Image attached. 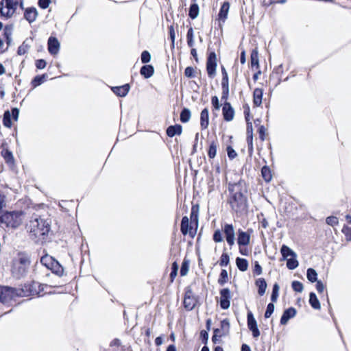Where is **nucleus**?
<instances>
[{
  "label": "nucleus",
  "mask_w": 351,
  "mask_h": 351,
  "mask_svg": "<svg viewBox=\"0 0 351 351\" xmlns=\"http://www.w3.org/2000/svg\"><path fill=\"white\" fill-rule=\"evenodd\" d=\"M228 271L226 269H222L220 274V276L218 279V283L220 285H223L226 282H228Z\"/></svg>",
  "instance_id": "39"
},
{
  "label": "nucleus",
  "mask_w": 351,
  "mask_h": 351,
  "mask_svg": "<svg viewBox=\"0 0 351 351\" xmlns=\"http://www.w3.org/2000/svg\"><path fill=\"white\" fill-rule=\"evenodd\" d=\"M141 58L143 63H148L151 60V55L149 51H143Z\"/></svg>",
  "instance_id": "51"
},
{
  "label": "nucleus",
  "mask_w": 351,
  "mask_h": 351,
  "mask_svg": "<svg viewBox=\"0 0 351 351\" xmlns=\"http://www.w3.org/2000/svg\"><path fill=\"white\" fill-rule=\"evenodd\" d=\"M261 173L263 179L266 182H269L272 178L271 171L269 167L265 166L262 168Z\"/></svg>",
  "instance_id": "37"
},
{
  "label": "nucleus",
  "mask_w": 351,
  "mask_h": 351,
  "mask_svg": "<svg viewBox=\"0 0 351 351\" xmlns=\"http://www.w3.org/2000/svg\"><path fill=\"white\" fill-rule=\"evenodd\" d=\"M3 123L6 128H10L12 127L11 114L10 111L7 110L4 112Z\"/></svg>",
  "instance_id": "36"
},
{
  "label": "nucleus",
  "mask_w": 351,
  "mask_h": 351,
  "mask_svg": "<svg viewBox=\"0 0 351 351\" xmlns=\"http://www.w3.org/2000/svg\"><path fill=\"white\" fill-rule=\"evenodd\" d=\"M263 95V91L261 88H255L253 93L254 97V104L256 106H260L262 104V97Z\"/></svg>",
  "instance_id": "22"
},
{
  "label": "nucleus",
  "mask_w": 351,
  "mask_h": 351,
  "mask_svg": "<svg viewBox=\"0 0 351 351\" xmlns=\"http://www.w3.org/2000/svg\"><path fill=\"white\" fill-rule=\"evenodd\" d=\"M30 264L29 256L25 254H19L13 261L12 271L14 276L21 278L27 271Z\"/></svg>",
  "instance_id": "4"
},
{
  "label": "nucleus",
  "mask_w": 351,
  "mask_h": 351,
  "mask_svg": "<svg viewBox=\"0 0 351 351\" xmlns=\"http://www.w3.org/2000/svg\"><path fill=\"white\" fill-rule=\"evenodd\" d=\"M251 65H252V67L256 66L257 68L259 66L258 54V51L256 50L252 51V52L251 53Z\"/></svg>",
  "instance_id": "40"
},
{
  "label": "nucleus",
  "mask_w": 351,
  "mask_h": 351,
  "mask_svg": "<svg viewBox=\"0 0 351 351\" xmlns=\"http://www.w3.org/2000/svg\"><path fill=\"white\" fill-rule=\"evenodd\" d=\"M222 80L221 84H229L228 73L223 66H221Z\"/></svg>",
  "instance_id": "54"
},
{
  "label": "nucleus",
  "mask_w": 351,
  "mask_h": 351,
  "mask_svg": "<svg viewBox=\"0 0 351 351\" xmlns=\"http://www.w3.org/2000/svg\"><path fill=\"white\" fill-rule=\"evenodd\" d=\"M209 124V114L208 110L204 108L202 110L200 114V125L202 129H206Z\"/></svg>",
  "instance_id": "20"
},
{
  "label": "nucleus",
  "mask_w": 351,
  "mask_h": 351,
  "mask_svg": "<svg viewBox=\"0 0 351 351\" xmlns=\"http://www.w3.org/2000/svg\"><path fill=\"white\" fill-rule=\"evenodd\" d=\"M178 271V265L177 264L176 262H174L172 264L171 271L170 274V278L171 279V281H173V279L175 278V277L177 276Z\"/></svg>",
  "instance_id": "50"
},
{
  "label": "nucleus",
  "mask_w": 351,
  "mask_h": 351,
  "mask_svg": "<svg viewBox=\"0 0 351 351\" xmlns=\"http://www.w3.org/2000/svg\"><path fill=\"white\" fill-rule=\"evenodd\" d=\"M222 114L225 121H230L234 119V110L232 107L230 103L228 101H224L223 108H222Z\"/></svg>",
  "instance_id": "12"
},
{
  "label": "nucleus",
  "mask_w": 351,
  "mask_h": 351,
  "mask_svg": "<svg viewBox=\"0 0 351 351\" xmlns=\"http://www.w3.org/2000/svg\"><path fill=\"white\" fill-rule=\"evenodd\" d=\"M274 308H275L274 304L273 303H269L267 306V309L265 313V318L270 317L274 311Z\"/></svg>",
  "instance_id": "49"
},
{
  "label": "nucleus",
  "mask_w": 351,
  "mask_h": 351,
  "mask_svg": "<svg viewBox=\"0 0 351 351\" xmlns=\"http://www.w3.org/2000/svg\"><path fill=\"white\" fill-rule=\"evenodd\" d=\"M326 223L329 226H334L338 224L339 220L337 217L334 216L328 217L326 218Z\"/></svg>",
  "instance_id": "52"
},
{
  "label": "nucleus",
  "mask_w": 351,
  "mask_h": 351,
  "mask_svg": "<svg viewBox=\"0 0 351 351\" xmlns=\"http://www.w3.org/2000/svg\"><path fill=\"white\" fill-rule=\"evenodd\" d=\"M296 315V310L295 308L291 307L287 309H286L280 318V324L285 325L287 324L289 320L291 318H293Z\"/></svg>",
  "instance_id": "17"
},
{
  "label": "nucleus",
  "mask_w": 351,
  "mask_h": 351,
  "mask_svg": "<svg viewBox=\"0 0 351 351\" xmlns=\"http://www.w3.org/2000/svg\"><path fill=\"white\" fill-rule=\"evenodd\" d=\"M217 149V143L215 141L211 142L209 146L208 155L209 158L212 159L216 156Z\"/></svg>",
  "instance_id": "33"
},
{
  "label": "nucleus",
  "mask_w": 351,
  "mask_h": 351,
  "mask_svg": "<svg viewBox=\"0 0 351 351\" xmlns=\"http://www.w3.org/2000/svg\"><path fill=\"white\" fill-rule=\"evenodd\" d=\"M211 103L213 106L214 108L217 110H219L220 108V105L219 103V99L217 96H213L211 98Z\"/></svg>",
  "instance_id": "58"
},
{
  "label": "nucleus",
  "mask_w": 351,
  "mask_h": 351,
  "mask_svg": "<svg viewBox=\"0 0 351 351\" xmlns=\"http://www.w3.org/2000/svg\"><path fill=\"white\" fill-rule=\"evenodd\" d=\"M217 56L215 52H210L206 62V71L210 77H213L216 74Z\"/></svg>",
  "instance_id": "7"
},
{
  "label": "nucleus",
  "mask_w": 351,
  "mask_h": 351,
  "mask_svg": "<svg viewBox=\"0 0 351 351\" xmlns=\"http://www.w3.org/2000/svg\"><path fill=\"white\" fill-rule=\"evenodd\" d=\"M19 0H1L0 1V14L6 19L11 18L15 13Z\"/></svg>",
  "instance_id": "6"
},
{
  "label": "nucleus",
  "mask_w": 351,
  "mask_h": 351,
  "mask_svg": "<svg viewBox=\"0 0 351 351\" xmlns=\"http://www.w3.org/2000/svg\"><path fill=\"white\" fill-rule=\"evenodd\" d=\"M199 10L197 3L191 4L189 8V16L192 19H196L199 15Z\"/></svg>",
  "instance_id": "29"
},
{
  "label": "nucleus",
  "mask_w": 351,
  "mask_h": 351,
  "mask_svg": "<svg viewBox=\"0 0 351 351\" xmlns=\"http://www.w3.org/2000/svg\"><path fill=\"white\" fill-rule=\"evenodd\" d=\"M230 257L228 254L223 253L220 258L219 265L221 267H226L228 265Z\"/></svg>",
  "instance_id": "45"
},
{
  "label": "nucleus",
  "mask_w": 351,
  "mask_h": 351,
  "mask_svg": "<svg viewBox=\"0 0 351 351\" xmlns=\"http://www.w3.org/2000/svg\"><path fill=\"white\" fill-rule=\"evenodd\" d=\"M53 258L49 256H45L40 258V262L43 265H45L47 268H49L51 262L53 261Z\"/></svg>",
  "instance_id": "47"
},
{
  "label": "nucleus",
  "mask_w": 351,
  "mask_h": 351,
  "mask_svg": "<svg viewBox=\"0 0 351 351\" xmlns=\"http://www.w3.org/2000/svg\"><path fill=\"white\" fill-rule=\"evenodd\" d=\"M247 326L252 331L254 337L257 338L260 335V331L257 326V322L252 312L247 313Z\"/></svg>",
  "instance_id": "11"
},
{
  "label": "nucleus",
  "mask_w": 351,
  "mask_h": 351,
  "mask_svg": "<svg viewBox=\"0 0 351 351\" xmlns=\"http://www.w3.org/2000/svg\"><path fill=\"white\" fill-rule=\"evenodd\" d=\"M191 111L188 108H184L180 113V121L186 123L190 120Z\"/></svg>",
  "instance_id": "35"
},
{
  "label": "nucleus",
  "mask_w": 351,
  "mask_h": 351,
  "mask_svg": "<svg viewBox=\"0 0 351 351\" xmlns=\"http://www.w3.org/2000/svg\"><path fill=\"white\" fill-rule=\"evenodd\" d=\"M38 16V11L36 8L30 7L25 10L24 18L29 23H32L36 20Z\"/></svg>",
  "instance_id": "16"
},
{
  "label": "nucleus",
  "mask_w": 351,
  "mask_h": 351,
  "mask_svg": "<svg viewBox=\"0 0 351 351\" xmlns=\"http://www.w3.org/2000/svg\"><path fill=\"white\" fill-rule=\"evenodd\" d=\"M130 89L128 84H125L121 86L112 87V92L119 97H125L128 95Z\"/></svg>",
  "instance_id": "18"
},
{
  "label": "nucleus",
  "mask_w": 351,
  "mask_h": 351,
  "mask_svg": "<svg viewBox=\"0 0 351 351\" xmlns=\"http://www.w3.org/2000/svg\"><path fill=\"white\" fill-rule=\"evenodd\" d=\"M223 231L226 235V241L231 247L234 244L235 234L234 227L232 224L226 223L223 226Z\"/></svg>",
  "instance_id": "9"
},
{
  "label": "nucleus",
  "mask_w": 351,
  "mask_h": 351,
  "mask_svg": "<svg viewBox=\"0 0 351 351\" xmlns=\"http://www.w3.org/2000/svg\"><path fill=\"white\" fill-rule=\"evenodd\" d=\"M280 252L284 259L289 258V256H297L296 253L285 245H282L281 247Z\"/></svg>",
  "instance_id": "25"
},
{
  "label": "nucleus",
  "mask_w": 351,
  "mask_h": 351,
  "mask_svg": "<svg viewBox=\"0 0 351 351\" xmlns=\"http://www.w3.org/2000/svg\"><path fill=\"white\" fill-rule=\"evenodd\" d=\"M191 223L195 222L196 225H197V221H198V208H195V206H193L191 208Z\"/></svg>",
  "instance_id": "44"
},
{
  "label": "nucleus",
  "mask_w": 351,
  "mask_h": 351,
  "mask_svg": "<svg viewBox=\"0 0 351 351\" xmlns=\"http://www.w3.org/2000/svg\"><path fill=\"white\" fill-rule=\"evenodd\" d=\"M291 287L295 291L298 292V293L302 292V291L304 289L302 283H301L299 281H293L292 282Z\"/></svg>",
  "instance_id": "46"
},
{
  "label": "nucleus",
  "mask_w": 351,
  "mask_h": 351,
  "mask_svg": "<svg viewBox=\"0 0 351 351\" xmlns=\"http://www.w3.org/2000/svg\"><path fill=\"white\" fill-rule=\"evenodd\" d=\"M187 45L189 47L194 46V32L192 27H190L186 34Z\"/></svg>",
  "instance_id": "31"
},
{
  "label": "nucleus",
  "mask_w": 351,
  "mask_h": 351,
  "mask_svg": "<svg viewBox=\"0 0 351 351\" xmlns=\"http://www.w3.org/2000/svg\"><path fill=\"white\" fill-rule=\"evenodd\" d=\"M194 73L195 70L191 66H188L185 69L184 74L187 77H193L195 76Z\"/></svg>",
  "instance_id": "57"
},
{
  "label": "nucleus",
  "mask_w": 351,
  "mask_h": 351,
  "mask_svg": "<svg viewBox=\"0 0 351 351\" xmlns=\"http://www.w3.org/2000/svg\"><path fill=\"white\" fill-rule=\"evenodd\" d=\"M60 43L55 37H50L48 40V50L51 55H56L60 49Z\"/></svg>",
  "instance_id": "15"
},
{
  "label": "nucleus",
  "mask_w": 351,
  "mask_h": 351,
  "mask_svg": "<svg viewBox=\"0 0 351 351\" xmlns=\"http://www.w3.org/2000/svg\"><path fill=\"white\" fill-rule=\"evenodd\" d=\"M192 227L191 223H189V219L188 217L184 216L182 219L180 230L184 235H186L187 234H191Z\"/></svg>",
  "instance_id": "19"
},
{
  "label": "nucleus",
  "mask_w": 351,
  "mask_h": 351,
  "mask_svg": "<svg viewBox=\"0 0 351 351\" xmlns=\"http://www.w3.org/2000/svg\"><path fill=\"white\" fill-rule=\"evenodd\" d=\"M197 304L196 298L192 295L191 292H187L184 299V308L188 311H191L194 308Z\"/></svg>",
  "instance_id": "14"
},
{
  "label": "nucleus",
  "mask_w": 351,
  "mask_h": 351,
  "mask_svg": "<svg viewBox=\"0 0 351 351\" xmlns=\"http://www.w3.org/2000/svg\"><path fill=\"white\" fill-rule=\"evenodd\" d=\"M37 283L25 285L26 291L23 289L16 290L9 287H0V302L3 304H7L16 296L34 295L38 293L36 289Z\"/></svg>",
  "instance_id": "2"
},
{
  "label": "nucleus",
  "mask_w": 351,
  "mask_h": 351,
  "mask_svg": "<svg viewBox=\"0 0 351 351\" xmlns=\"http://www.w3.org/2000/svg\"><path fill=\"white\" fill-rule=\"evenodd\" d=\"M309 303L314 309H320L321 305L315 293H311L309 295Z\"/></svg>",
  "instance_id": "27"
},
{
  "label": "nucleus",
  "mask_w": 351,
  "mask_h": 351,
  "mask_svg": "<svg viewBox=\"0 0 351 351\" xmlns=\"http://www.w3.org/2000/svg\"><path fill=\"white\" fill-rule=\"evenodd\" d=\"M169 36L170 38L172 43V45L174 46L175 43V39H176V33L174 30V27L173 25H171L169 27Z\"/></svg>",
  "instance_id": "56"
},
{
  "label": "nucleus",
  "mask_w": 351,
  "mask_h": 351,
  "mask_svg": "<svg viewBox=\"0 0 351 351\" xmlns=\"http://www.w3.org/2000/svg\"><path fill=\"white\" fill-rule=\"evenodd\" d=\"M230 291L226 288L220 291V306L223 309H228L230 306Z\"/></svg>",
  "instance_id": "10"
},
{
  "label": "nucleus",
  "mask_w": 351,
  "mask_h": 351,
  "mask_svg": "<svg viewBox=\"0 0 351 351\" xmlns=\"http://www.w3.org/2000/svg\"><path fill=\"white\" fill-rule=\"evenodd\" d=\"M306 277H307V279L311 282H315L317 281V273L313 268H308L307 269Z\"/></svg>",
  "instance_id": "32"
},
{
  "label": "nucleus",
  "mask_w": 351,
  "mask_h": 351,
  "mask_svg": "<svg viewBox=\"0 0 351 351\" xmlns=\"http://www.w3.org/2000/svg\"><path fill=\"white\" fill-rule=\"evenodd\" d=\"M236 265L239 270L245 271L248 268V262L246 259L242 258H237Z\"/></svg>",
  "instance_id": "28"
},
{
  "label": "nucleus",
  "mask_w": 351,
  "mask_h": 351,
  "mask_svg": "<svg viewBox=\"0 0 351 351\" xmlns=\"http://www.w3.org/2000/svg\"><path fill=\"white\" fill-rule=\"evenodd\" d=\"M316 289L319 293H322L324 291L325 286L320 280H317L316 284Z\"/></svg>",
  "instance_id": "64"
},
{
  "label": "nucleus",
  "mask_w": 351,
  "mask_h": 351,
  "mask_svg": "<svg viewBox=\"0 0 351 351\" xmlns=\"http://www.w3.org/2000/svg\"><path fill=\"white\" fill-rule=\"evenodd\" d=\"M27 229L36 242H43L50 230L49 223L38 215L33 216L27 224Z\"/></svg>",
  "instance_id": "1"
},
{
  "label": "nucleus",
  "mask_w": 351,
  "mask_h": 351,
  "mask_svg": "<svg viewBox=\"0 0 351 351\" xmlns=\"http://www.w3.org/2000/svg\"><path fill=\"white\" fill-rule=\"evenodd\" d=\"M11 117H12L14 121H17L19 116V110L17 108H12Z\"/></svg>",
  "instance_id": "63"
},
{
  "label": "nucleus",
  "mask_w": 351,
  "mask_h": 351,
  "mask_svg": "<svg viewBox=\"0 0 351 351\" xmlns=\"http://www.w3.org/2000/svg\"><path fill=\"white\" fill-rule=\"evenodd\" d=\"M247 121V136H253L252 123L249 122L248 115L245 117Z\"/></svg>",
  "instance_id": "55"
},
{
  "label": "nucleus",
  "mask_w": 351,
  "mask_h": 351,
  "mask_svg": "<svg viewBox=\"0 0 351 351\" xmlns=\"http://www.w3.org/2000/svg\"><path fill=\"white\" fill-rule=\"evenodd\" d=\"M47 75L46 74H43L42 75H37L36 76L32 82V84L34 87H36L38 86H40V84H42L45 80H46V78H47Z\"/></svg>",
  "instance_id": "34"
},
{
  "label": "nucleus",
  "mask_w": 351,
  "mask_h": 351,
  "mask_svg": "<svg viewBox=\"0 0 351 351\" xmlns=\"http://www.w3.org/2000/svg\"><path fill=\"white\" fill-rule=\"evenodd\" d=\"M252 229H248L246 232L239 229L238 230L237 243L239 247L247 246L250 243L251 234Z\"/></svg>",
  "instance_id": "8"
},
{
  "label": "nucleus",
  "mask_w": 351,
  "mask_h": 351,
  "mask_svg": "<svg viewBox=\"0 0 351 351\" xmlns=\"http://www.w3.org/2000/svg\"><path fill=\"white\" fill-rule=\"evenodd\" d=\"M287 260V267L288 269L293 270L298 267L299 263L297 260V256H291Z\"/></svg>",
  "instance_id": "30"
},
{
  "label": "nucleus",
  "mask_w": 351,
  "mask_h": 351,
  "mask_svg": "<svg viewBox=\"0 0 351 351\" xmlns=\"http://www.w3.org/2000/svg\"><path fill=\"white\" fill-rule=\"evenodd\" d=\"M189 261L184 258L182 262V266H181L180 275L182 276H186L189 272Z\"/></svg>",
  "instance_id": "38"
},
{
  "label": "nucleus",
  "mask_w": 351,
  "mask_h": 351,
  "mask_svg": "<svg viewBox=\"0 0 351 351\" xmlns=\"http://www.w3.org/2000/svg\"><path fill=\"white\" fill-rule=\"evenodd\" d=\"M51 3V0H38V5L43 8L46 9Z\"/></svg>",
  "instance_id": "60"
},
{
  "label": "nucleus",
  "mask_w": 351,
  "mask_h": 351,
  "mask_svg": "<svg viewBox=\"0 0 351 351\" xmlns=\"http://www.w3.org/2000/svg\"><path fill=\"white\" fill-rule=\"evenodd\" d=\"M154 67L150 64L143 66L140 71L141 74L143 75L145 78H149L152 77L154 74Z\"/></svg>",
  "instance_id": "24"
},
{
  "label": "nucleus",
  "mask_w": 351,
  "mask_h": 351,
  "mask_svg": "<svg viewBox=\"0 0 351 351\" xmlns=\"http://www.w3.org/2000/svg\"><path fill=\"white\" fill-rule=\"evenodd\" d=\"M49 269H50L53 273L60 276H62L64 273V268L62 266L60 265V263L55 260L51 262Z\"/></svg>",
  "instance_id": "23"
},
{
  "label": "nucleus",
  "mask_w": 351,
  "mask_h": 351,
  "mask_svg": "<svg viewBox=\"0 0 351 351\" xmlns=\"http://www.w3.org/2000/svg\"><path fill=\"white\" fill-rule=\"evenodd\" d=\"M230 5L228 2H224L218 14V21L219 22V26H221V23H223L228 18Z\"/></svg>",
  "instance_id": "13"
},
{
  "label": "nucleus",
  "mask_w": 351,
  "mask_h": 351,
  "mask_svg": "<svg viewBox=\"0 0 351 351\" xmlns=\"http://www.w3.org/2000/svg\"><path fill=\"white\" fill-rule=\"evenodd\" d=\"M227 152H228V157L230 158V159H234L237 156V152L234 151V149L229 146L227 148Z\"/></svg>",
  "instance_id": "59"
},
{
  "label": "nucleus",
  "mask_w": 351,
  "mask_h": 351,
  "mask_svg": "<svg viewBox=\"0 0 351 351\" xmlns=\"http://www.w3.org/2000/svg\"><path fill=\"white\" fill-rule=\"evenodd\" d=\"M229 203L232 209L236 213L243 211L247 208L246 198L240 191L232 194L229 199Z\"/></svg>",
  "instance_id": "5"
},
{
  "label": "nucleus",
  "mask_w": 351,
  "mask_h": 351,
  "mask_svg": "<svg viewBox=\"0 0 351 351\" xmlns=\"http://www.w3.org/2000/svg\"><path fill=\"white\" fill-rule=\"evenodd\" d=\"M5 206V196L0 191V219L2 223L7 227L15 228L21 225L23 221L22 213L21 212H6L1 214L2 208Z\"/></svg>",
  "instance_id": "3"
},
{
  "label": "nucleus",
  "mask_w": 351,
  "mask_h": 351,
  "mask_svg": "<svg viewBox=\"0 0 351 351\" xmlns=\"http://www.w3.org/2000/svg\"><path fill=\"white\" fill-rule=\"evenodd\" d=\"M254 273L256 275H261L262 274V267L258 262H255Z\"/></svg>",
  "instance_id": "62"
},
{
  "label": "nucleus",
  "mask_w": 351,
  "mask_h": 351,
  "mask_svg": "<svg viewBox=\"0 0 351 351\" xmlns=\"http://www.w3.org/2000/svg\"><path fill=\"white\" fill-rule=\"evenodd\" d=\"M182 131V128L180 125H171L167 129V134L169 137H173L176 135H180Z\"/></svg>",
  "instance_id": "21"
},
{
  "label": "nucleus",
  "mask_w": 351,
  "mask_h": 351,
  "mask_svg": "<svg viewBox=\"0 0 351 351\" xmlns=\"http://www.w3.org/2000/svg\"><path fill=\"white\" fill-rule=\"evenodd\" d=\"M223 333L226 335L229 333L230 331V322L228 319H225L221 322V328Z\"/></svg>",
  "instance_id": "41"
},
{
  "label": "nucleus",
  "mask_w": 351,
  "mask_h": 351,
  "mask_svg": "<svg viewBox=\"0 0 351 351\" xmlns=\"http://www.w3.org/2000/svg\"><path fill=\"white\" fill-rule=\"evenodd\" d=\"M279 289H280L279 285L277 283H275L274 285L272 293L271 295V300L273 302H276V300L278 299V294H279Z\"/></svg>",
  "instance_id": "43"
},
{
  "label": "nucleus",
  "mask_w": 351,
  "mask_h": 351,
  "mask_svg": "<svg viewBox=\"0 0 351 351\" xmlns=\"http://www.w3.org/2000/svg\"><path fill=\"white\" fill-rule=\"evenodd\" d=\"M2 156L8 163H12L14 161V157L12 153L9 150L6 149L2 152Z\"/></svg>",
  "instance_id": "42"
},
{
  "label": "nucleus",
  "mask_w": 351,
  "mask_h": 351,
  "mask_svg": "<svg viewBox=\"0 0 351 351\" xmlns=\"http://www.w3.org/2000/svg\"><path fill=\"white\" fill-rule=\"evenodd\" d=\"M213 240L217 243L223 241L222 234L219 230H217L215 231L213 234Z\"/></svg>",
  "instance_id": "53"
},
{
  "label": "nucleus",
  "mask_w": 351,
  "mask_h": 351,
  "mask_svg": "<svg viewBox=\"0 0 351 351\" xmlns=\"http://www.w3.org/2000/svg\"><path fill=\"white\" fill-rule=\"evenodd\" d=\"M46 64H47V63H46L45 60H44L43 59L38 60L36 62V66L38 69H44L46 66Z\"/></svg>",
  "instance_id": "61"
},
{
  "label": "nucleus",
  "mask_w": 351,
  "mask_h": 351,
  "mask_svg": "<svg viewBox=\"0 0 351 351\" xmlns=\"http://www.w3.org/2000/svg\"><path fill=\"white\" fill-rule=\"evenodd\" d=\"M256 285L258 287V293L260 295H264L267 289V282L264 278H258L256 281Z\"/></svg>",
  "instance_id": "26"
},
{
  "label": "nucleus",
  "mask_w": 351,
  "mask_h": 351,
  "mask_svg": "<svg viewBox=\"0 0 351 351\" xmlns=\"http://www.w3.org/2000/svg\"><path fill=\"white\" fill-rule=\"evenodd\" d=\"M341 231L344 234L346 240L351 241V228L348 226H343Z\"/></svg>",
  "instance_id": "48"
}]
</instances>
